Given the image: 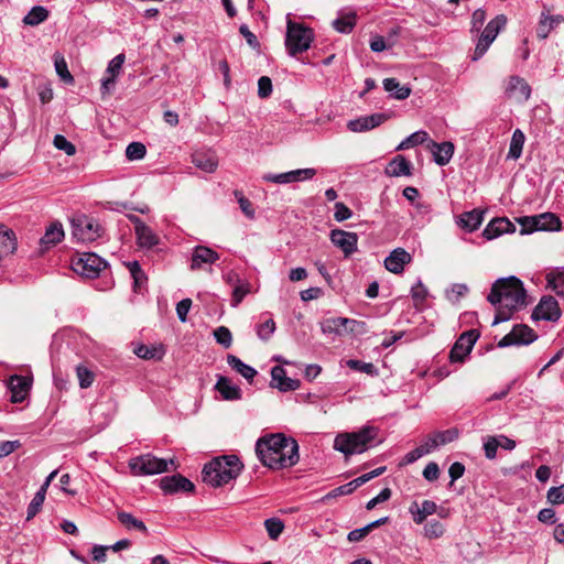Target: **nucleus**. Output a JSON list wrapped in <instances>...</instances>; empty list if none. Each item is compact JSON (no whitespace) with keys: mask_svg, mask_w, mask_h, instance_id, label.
Instances as JSON below:
<instances>
[{"mask_svg":"<svg viewBox=\"0 0 564 564\" xmlns=\"http://www.w3.org/2000/svg\"><path fill=\"white\" fill-rule=\"evenodd\" d=\"M438 446L446 445L458 437V430L449 429L434 433Z\"/></svg>","mask_w":564,"mask_h":564,"instance_id":"nucleus-57","label":"nucleus"},{"mask_svg":"<svg viewBox=\"0 0 564 564\" xmlns=\"http://www.w3.org/2000/svg\"><path fill=\"white\" fill-rule=\"evenodd\" d=\"M361 325L362 323L347 317H329L321 322V329L325 335L344 336L354 333Z\"/></svg>","mask_w":564,"mask_h":564,"instance_id":"nucleus-10","label":"nucleus"},{"mask_svg":"<svg viewBox=\"0 0 564 564\" xmlns=\"http://www.w3.org/2000/svg\"><path fill=\"white\" fill-rule=\"evenodd\" d=\"M214 336L216 341L225 348H229L231 346L232 336L229 328L219 326L214 330Z\"/></svg>","mask_w":564,"mask_h":564,"instance_id":"nucleus-53","label":"nucleus"},{"mask_svg":"<svg viewBox=\"0 0 564 564\" xmlns=\"http://www.w3.org/2000/svg\"><path fill=\"white\" fill-rule=\"evenodd\" d=\"M444 532V525L437 520H431L424 525V535L427 539H438Z\"/></svg>","mask_w":564,"mask_h":564,"instance_id":"nucleus-47","label":"nucleus"},{"mask_svg":"<svg viewBox=\"0 0 564 564\" xmlns=\"http://www.w3.org/2000/svg\"><path fill=\"white\" fill-rule=\"evenodd\" d=\"M234 195L239 204L241 212L245 214V216L248 217L249 219H253L254 218V209L252 207L251 202L247 197H245L243 193L239 189H236L234 192Z\"/></svg>","mask_w":564,"mask_h":564,"instance_id":"nucleus-48","label":"nucleus"},{"mask_svg":"<svg viewBox=\"0 0 564 564\" xmlns=\"http://www.w3.org/2000/svg\"><path fill=\"white\" fill-rule=\"evenodd\" d=\"M119 522L128 530H138L143 533L148 532L147 525L142 520L137 519L133 514L120 511L117 514Z\"/></svg>","mask_w":564,"mask_h":564,"instance_id":"nucleus-38","label":"nucleus"},{"mask_svg":"<svg viewBox=\"0 0 564 564\" xmlns=\"http://www.w3.org/2000/svg\"><path fill=\"white\" fill-rule=\"evenodd\" d=\"M535 339L536 335L531 327L524 324H519L499 340L498 347L503 348L513 345H529Z\"/></svg>","mask_w":564,"mask_h":564,"instance_id":"nucleus-11","label":"nucleus"},{"mask_svg":"<svg viewBox=\"0 0 564 564\" xmlns=\"http://www.w3.org/2000/svg\"><path fill=\"white\" fill-rule=\"evenodd\" d=\"M316 175V170L312 167L299 169L280 174H265L263 180L275 184H289L311 180Z\"/></svg>","mask_w":564,"mask_h":564,"instance_id":"nucleus-14","label":"nucleus"},{"mask_svg":"<svg viewBox=\"0 0 564 564\" xmlns=\"http://www.w3.org/2000/svg\"><path fill=\"white\" fill-rule=\"evenodd\" d=\"M48 18V11L42 7L36 6L33 7L29 13L23 18V22L26 25H37L42 22H44Z\"/></svg>","mask_w":564,"mask_h":564,"instance_id":"nucleus-40","label":"nucleus"},{"mask_svg":"<svg viewBox=\"0 0 564 564\" xmlns=\"http://www.w3.org/2000/svg\"><path fill=\"white\" fill-rule=\"evenodd\" d=\"M145 153V145L141 142H131L126 149V155L130 161L141 160Z\"/></svg>","mask_w":564,"mask_h":564,"instance_id":"nucleus-49","label":"nucleus"},{"mask_svg":"<svg viewBox=\"0 0 564 564\" xmlns=\"http://www.w3.org/2000/svg\"><path fill=\"white\" fill-rule=\"evenodd\" d=\"M412 164L403 155L394 156L387 165L384 173L390 177L411 176Z\"/></svg>","mask_w":564,"mask_h":564,"instance_id":"nucleus-27","label":"nucleus"},{"mask_svg":"<svg viewBox=\"0 0 564 564\" xmlns=\"http://www.w3.org/2000/svg\"><path fill=\"white\" fill-rule=\"evenodd\" d=\"M134 354L142 359H160L162 357V351L156 347H149L147 345H139L134 349Z\"/></svg>","mask_w":564,"mask_h":564,"instance_id":"nucleus-52","label":"nucleus"},{"mask_svg":"<svg viewBox=\"0 0 564 564\" xmlns=\"http://www.w3.org/2000/svg\"><path fill=\"white\" fill-rule=\"evenodd\" d=\"M516 226L508 218H495L488 223L482 231L487 240H492L502 234L514 232Z\"/></svg>","mask_w":564,"mask_h":564,"instance_id":"nucleus-25","label":"nucleus"},{"mask_svg":"<svg viewBox=\"0 0 564 564\" xmlns=\"http://www.w3.org/2000/svg\"><path fill=\"white\" fill-rule=\"evenodd\" d=\"M192 163L206 173H213L218 166L217 158L210 152H195L192 154Z\"/></svg>","mask_w":564,"mask_h":564,"instance_id":"nucleus-30","label":"nucleus"},{"mask_svg":"<svg viewBox=\"0 0 564 564\" xmlns=\"http://www.w3.org/2000/svg\"><path fill=\"white\" fill-rule=\"evenodd\" d=\"M429 139L427 132L423 130L415 131L405 138L398 147L397 151L409 149L419 144L424 143Z\"/></svg>","mask_w":564,"mask_h":564,"instance_id":"nucleus-43","label":"nucleus"},{"mask_svg":"<svg viewBox=\"0 0 564 564\" xmlns=\"http://www.w3.org/2000/svg\"><path fill=\"white\" fill-rule=\"evenodd\" d=\"M160 487L165 494L170 495L176 492H192L195 488L189 479L180 474L163 477L160 481Z\"/></svg>","mask_w":564,"mask_h":564,"instance_id":"nucleus-17","label":"nucleus"},{"mask_svg":"<svg viewBox=\"0 0 564 564\" xmlns=\"http://www.w3.org/2000/svg\"><path fill=\"white\" fill-rule=\"evenodd\" d=\"M409 510L413 517V521L416 524H421L429 516L437 511V505L432 500H424L421 506H419L417 502H413Z\"/></svg>","mask_w":564,"mask_h":564,"instance_id":"nucleus-29","label":"nucleus"},{"mask_svg":"<svg viewBox=\"0 0 564 564\" xmlns=\"http://www.w3.org/2000/svg\"><path fill=\"white\" fill-rule=\"evenodd\" d=\"M124 58V54H118L117 56H115L108 64L107 74L116 78L122 68Z\"/></svg>","mask_w":564,"mask_h":564,"instance_id":"nucleus-63","label":"nucleus"},{"mask_svg":"<svg viewBox=\"0 0 564 564\" xmlns=\"http://www.w3.org/2000/svg\"><path fill=\"white\" fill-rule=\"evenodd\" d=\"M243 468L236 455H225L213 458L202 471L204 482L220 487L236 479Z\"/></svg>","mask_w":564,"mask_h":564,"instance_id":"nucleus-3","label":"nucleus"},{"mask_svg":"<svg viewBox=\"0 0 564 564\" xmlns=\"http://www.w3.org/2000/svg\"><path fill=\"white\" fill-rule=\"evenodd\" d=\"M72 235L80 242H93L102 235L99 223L86 215H77L72 219Z\"/></svg>","mask_w":564,"mask_h":564,"instance_id":"nucleus-7","label":"nucleus"},{"mask_svg":"<svg viewBox=\"0 0 564 564\" xmlns=\"http://www.w3.org/2000/svg\"><path fill=\"white\" fill-rule=\"evenodd\" d=\"M313 41V31L289 21L286 30L285 45L291 56L305 52L310 48Z\"/></svg>","mask_w":564,"mask_h":564,"instance_id":"nucleus-6","label":"nucleus"},{"mask_svg":"<svg viewBox=\"0 0 564 564\" xmlns=\"http://www.w3.org/2000/svg\"><path fill=\"white\" fill-rule=\"evenodd\" d=\"M547 281L553 291L558 296L564 297V272L555 273L552 278H549Z\"/></svg>","mask_w":564,"mask_h":564,"instance_id":"nucleus-62","label":"nucleus"},{"mask_svg":"<svg viewBox=\"0 0 564 564\" xmlns=\"http://www.w3.org/2000/svg\"><path fill=\"white\" fill-rule=\"evenodd\" d=\"M386 470V467H378L373 470H371L370 473H367V474H364L357 478H355L354 480L345 484V485H341L333 490H330L325 497L324 499H332V498H337V497H340V496H346V495H350L352 494L358 487H360L361 485L366 484L367 481L371 480L372 478L375 477H378L380 476L381 474H383Z\"/></svg>","mask_w":564,"mask_h":564,"instance_id":"nucleus-13","label":"nucleus"},{"mask_svg":"<svg viewBox=\"0 0 564 564\" xmlns=\"http://www.w3.org/2000/svg\"><path fill=\"white\" fill-rule=\"evenodd\" d=\"M378 430L364 426L357 432L338 434L334 440V448L346 456L361 454L373 446Z\"/></svg>","mask_w":564,"mask_h":564,"instance_id":"nucleus-4","label":"nucleus"},{"mask_svg":"<svg viewBox=\"0 0 564 564\" xmlns=\"http://www.w3.org/2000/svg\"><path fill=\"white\" fill-rule=\"evenodd\" d=\"M506 94L510 98H514L519 102L527 101L531 95L529 84L519 76H510L506 87Z\"/></svg>","mask_w":564,"mask_h":564,"instance_id":"nucleus-22","label":"nucleus"},{"mask_svg":"<svg viewBox=\"0 0 564 564\" xmlns=\"http://www.w3.org/2000/svg\"><path fill=\"white\" fill-rule=\"evenodd\" d=\"M506 23L507 18L503 14H499L489 21L477 42L473 56L474 61L479 59L488 51L499 32L506 26Z\"/></svg>","mask_w":564,"mask_h":564,"instance_id":"nucleus-9","label":"nucleus"},{"mask_svg":"<svg viewBox=\"0 0 564 564\" xmlns=\"http://www.w3.org/2000/svg\"><path fill=\"white\" fill-rule=\"evenodd\" d=\"M169 465L176 469L173 459L166 460L151 454L140 455L129 462V467L135 476L161 474L169 470Z\"/></svg>","mask_w":564,"mask_h":564,"instance_id":"nucleus-5","label":"nucleus"},{"mask_svg":"<svg viewBox=\"0 0 564 564\" xmlns=\"http://www.w3.org/2000/svg\"><path fill=\"white\" fill-rule=\"evenodd\" d=\"M564 22V17L561 14L551 15L549 10H543L540 15V20L536 26V36L540 40H545L551 31L556 29L561 23Z\"/></svg>","mask_w":564,"mask_h":564,"instance_id":"nucleus-23","label":"nucleus"},{"mask_svg":"<svg viewBox=\"0 0 564 564\" xmlns=\"http://www.w3.org/2000/svg\"><path fill=\"white\" fill-rule=\"evenodd\" d=\"M347 366L350 369H354V370H357L360 372H365L367 375H371V376L377 375V369H376L375 365L371 362H364L360 360L349 359L347 361Z\"/></svg>","mask_w":564,"mask_h":564,"instance_id":"nucleus-55","label":"nucleus"},{"mask_svg":"<svg viewBox=\"0 0 564 564\" xmlns=\"http://www.w3.org/2000/svg\"><path fill=\"white\" fill-rule=\"evenodd\" d=\"M561 311L557 301L553 296H543L539 304L535 306L532 318L535 321H551L555 322L560 318Z\"/></svg>","mask_w":564,"mask_h":564,"instance_id":"nucleus-15","label":"nucleus"},{"mask_svg":"<svg viewBox=\"0 0 564 564\" xmlns=\"http://www.w3.org/2000/svg\"><path fill=\"white\" fill-rule=\"evenodd\" d=\"M217 391L225 400H239L241 399V390L238 386L234 384L228 378L220 377L215 386Z\"/></svg>","mask_w":564,"mask_h":564,"instance_id":"nucleus-34","label":"nucleus"},{"mask_svg":"<svg viewBox=\"0 0 564 564\" xmlns=\"http://www.w3.org/2000/svg\"><path fill=\"white\" fill-rule=\"evenodd\" d=\"M31 379L13 375L9 378V389L11 391V402L12 403H20L23 402L31 389Z\"/></svg>","mask_w":564,"mask_h":564,"instance_id":"nucleus-19","label":"nucleus"},{"mask_svg":"<svg viewBox=\"0 0 564 564\" xmlns=\"http://www.w3.org/2000/svg\"><path fill=\"white\" fill-rule=\"evenodd\" d=\"M412 260L411 254L403 248L394 249L386 259L384 267L392 273H401L404 265L410 263Z\"/></svg>","mask_w":564,"mask_h":564,"instance_id":"nucleus-24","label":"nucleus"},{"mask_svg":"<svg viewBox=\"0 0 564 564\" xmlns=\"http://www.w3.org/2000/svg\"><path fill=\"white\" fill-rule=\"evenodd\" d=\"M17 249V239L13 230L0 224V259L12 254Z\"/></svg>","mask_w":564,"mask_h":564,"instance_id":"nucleus-33","label":"nucleus"},{"mask_svg":"<svg viewBox=\"0 0 564 564\" xmlns=\"http://www.w3.org/2000/svg\"><path fill=\"white\" fill-rule=\"evenodd\" d=\"M383 88L393 94V97L399 100L408 98L411 94V89L405 86H401L400 82L395 78H386L383 80Z\"/></svg>","mask_w":564,"mask_h":564,"instance_id":"nucleus-36","label":"nucleus"},{"mask_svg":"<svg viewBox=\"0 0 564 564\" xmlns=\"http://www.w3.org/2000/svg\"><path fill=\"white\" fill-rule=\"evenodd\" d=\"M479 334L476 329H470L463 333L449 352V359L452 362H462L467 355L471 351Z\"/></svg>","mask_w":564,"mask_h":564,"instance_id":"nucleus-12","label":"nucleus"},{"mask_svg":"<svg viewBox=\"0 0 564 564\" xmlns=\"http://www.w3.org/2000/svg\"><path fill=\"white\" fill-rule=\"evenodd\" d=\"M127 267L129 268L131 278L133 279V289L138 292L144 286L147 276L138 261L128 262Z\"/></svg>","mask_w":564,"mask_h":564,"instance_id":"nucleus-41","label":"nucleus"},{"mask_svg":"<svg viewBox=\"0 0 564 564\" xmlns=\"http://www.w3.org/2000/svg\"><path fill=\"white\" fill-rule=\"evenodd\" d=\"M519 224L521 225V235L531 234L533 231L538 230V223H536V216H524L518 219Z\"/></svg>","mask_w":564,"mask_h":564,"instance_id":"nucleus-58","label":"nucleus"},{"mask_svg":"<svg viewBox=\"0 0 564 564\" xmlns=\"http://www.w3.org/2000/svg\"><path fill=\"white\" fill-rule=\"evenodd\" d=\"M64 238V229L61 223H52L45 230L44 236L40 239L41 250L45 251L56 246Z\"/></svg>","mask_w":564,"mask_h":564,"instance_id":"nucleus-28","label":"nucleus"},{"mask_svg":"<svg viewBox=\"0 0 564 564\" xmlns=\"http://www.w3.org/2000/svg\"><path fill=\"white\" fill-rule=\"evenodd\" d=\"M329 239L334 246L344 252L345 257H349L357 251L358 236L356 232L333 229Z\"/></svg>","mask_w":564,"mask_h":564,"instance_id":"nucleus-16","label":"nucleus"},{"mask_svg":"<svg viewBox=\"0 0 564 564\" xmlns=\"http://www.w3.org/2000/svg\"><path fill=\"white\" fill-rule=\"evenodd\" d=\"M76 373L82 389H87L93 384L95 377L89 369L84 366H78L76 368Z\"/></svg>","mask_w":564,"mask_h":564,"instance_id":"nucleus-51","label":"nucleus"},{"mask_svg":"<svg viewBox=\"0 0 564 564\" xmlns=\"http://www.w3.org/2000/svg\"><path fill=\"white\" fill-rule=\"evenodd\" d=\"M431 145L434 161L436 164L441 166L446 165L453 158L454 144L452 142L446 141L442 143H436L432 141Z\"/></svg>","mask_w":564,"mask_h":564,"instance_id":"nucleus-31","label":"nucleus"},{"mask_svg":"<svg viewBox=\"0 0 564 564\" xmlns=\"http://www.w3.org/2000/svg\"><path fill=\"white\" fill-rule=\"evenodd\" d=\"M264 527L270 539L276 540L284 529V523L279 518H270L264 521Z\"/></svg>","mask_w":564,"mask_h":564,"instance_id":"nucleus-46","label":"nucleus"},{"mask_svg":"<svg viewBox=\"0 0 564 564\" xmlns=\"http://www.w3.org/2000/svg\"><path fill=\"white\" fill-rule=\"evenodd\" d=\"M546 498L552 505L564 503V484L558 487H551L547 490Z\"/></svg>","mask_w":564,"mask_h":564,"instance_id":"nucleus-59","label":"nucleus"},{"mask_svg":"<svg viewBox=\"0 0 564 564\" xmlns=\"http://www.w3.org/2000/svg\"><path fill=\"white\" fill-rule=\"evenodd\" d=\"M256 454L264 466L283 469L299 462V445L294 438L282 433L268 434L257 441Z\"/></svg>","mask_w":564,"mask_h":564,"instance_id":"nucleus-1","label":"nucleus"},{"mask_svg":"<svg viewBox=\"0 0 564 564\" xmlns=\"http://www.w3.org/2000/svg\"><path fill=\"white\" fill-rule=\"evenodd\" d=\"M356 24V14L348 13L344 14L333 21V26L340 33H349Z\"/></svg>","mask_w":564,"mask_h":564,"instance_id":"nucleus-42","label":"nucleus"},{"mask_svg":"<svg viewBox=\"0 0 564 564\" xmlns=\"http://www.w3.org/2000/svg\"><path fill=\"white\" fill-rule=\"evenodd\" d=\"M219 260V254L206 246H196L191 257V270H200L204 264H213Z\"/></svg>","mask_w":564,"mask_h":564,"instance_id":"nucleus-20","label":"nucleus"},{"mask_svg":"<svg viewBox=\"0 0 564 564\" xmlns=\"http://www.w3.org/2000/svg\"><path fill=\"white\" fill-rule=\"evenodd\" d=\"M250 288L248 282L237 279V284H235L232 291V306H237L241 303L243 297L250 293Z\"/></svg>","mask_w":564,"mask_h":564,"instance_id":"nucleus-44","label":"nucleus"},{"mask_svg":"<svg viewBox=\"0 0 564 564\" xmlns=\"http://www.w3.org/2000/svg\"><path fill=\"white\" fill-rule=\"evenodd\" d=\"M388 119L386 113H372L370 116L359 117L354 120H349L347 128L352 132H365L379 127Z\"/></svg>","mask_w":564,"mask_h":564,"instance_id":"nucleus-21","label":"nucleus"},{"mask_svg":"<svg viewBox=\"0 0 564 564\" xmlns=\"http://www.w3.org/2000/svg\"><path fill=\"white\" fill-rule=\"evenodd\" d=\"M271 377L274 382L273 387L280 391H294L300 388V381L286 377L285 370L281 366H274L271 369Z\"/></svg>","mask_w":564,"mask_h":564,"instance_id":"nucleus-26","label":"nucleus"},{"mask_svg":"<svg viewBox=\"0 0 564 564\" xmlns=\"http://www.w3.org/2000/svg\"><path fill=\"white\" fill-rule=\"evenodd\" d=\"M45 496L46 495L43 494L42 491H40V490L36 491V494L34 495L33 499L31 500V502L28 507L26 520L33 519L40 512V510L42 509V506L44 503Z\"/></svg>","mask_w":564,"mask_h":564,"instance_id":"nucleus-45","label":"nucleus"},{"mask_svg":"<svg viewBox=\"0 0 564 564\" xmlns=\"http://www.w3.org/2000/svg\"><path fill=\"white\" fill-rule=\"evenodd\" d=\"M53 144L56 149L64 151L67 155H74L76 153L75 145L62 134H56L54 137Z\"/></svg>","mask_w":564,"mask_h":564,"instance_id":"nucleus-54","label":"nucleus"},{"mask_svg":"<svg viewBox=\"0 0 564 564\" xmlns=\"http://www.w3.org/2000/svg\"><path fill=\"white\" fill-rule=\"evenodd\" d=\"M275 332V323L272 318H268L257 326V335L261 340H268Z\"/></svg>","mask_w":564,"mask_h":564,"instance_id":"nucleus-50","label":"nucleus"},{"mask_svg":"<svg viewBox=\"0 0 564 564\" xmlns=\"http://www.w3.org/2000/svg\"><path fill=\"white\" fill-rule=\"evenodd\" d=\"M536 216L538 230H558L561 227V220L552 213H543Z\"/></svg>","mask_w":564,"mask_h":564,"instance_id":"nucleus-39","label":"nucleus"},{"mask_svg":"<svg viewBox=\"0 0 564 564\" xmlns=\"http://www.w3.org/2000/svg\"><path fill=\"white\" fill-rule=\"evenodd\" d=\"M129 219L134 224L138 245L142 248H152L159 243V237L138 216L130 215Z\"/></svg>","mask_w":564,"mask_h":564,"instance_id":"nucleus-18","label":"nucleus"},{"mask_svg":"<svg viewBox=\"0 0 564 564\" xmlns=\"http://www.w3.org/2000/svg\"><path fill=\"white\" fill-rule=\"evenodd\" d=\"M227 362L234 370H236L238 373H240L248 381H251L254 378V376L257 375V370L254 368L245 364L243 361H241L238 357H236L234 355L227 356Z\"/></svg>","mask_w":564,"mask_h":564,"instance_id":"nucleus-35","label":"nucleus"},{"mask_svg":"<svg viewBox=\"0 0 564 564\" xmlns=\"http://www.w3.org/2000/svg\"><path fill=\"white\" fill-rule=\"evenodd\" d=\"M272 93V82L268 76H261L258 80V96L267 98Z\"/></svg>","mask_w":564,"mask_h":564,"instance_id":"nucleus-64","label":"nucleus"},{"mask_svg":"<svg viewBox=\"0 0 564 564\" xmlns=\"http://www.w3.org/2000/svg\"><path fill=\"white\" fill-rule=\"evenodd\" d=\"M411 296L414 300L415 304L419 305L423 303L427 296V290L423 285L421 280H417L415 285L411 289Z\"/></svg>","mask_w":564,"mask_h":564,"instance_id":"nucleus-61","label":"nucleus"},{"mask_svg":"<svg viewBox=\"0 0 564 564\" xmlns=\"http://www.w3.org/2000/svg\"><path fill=\"white\" fill-rule=\"evenodd\" d=\"M484 220V212L479 209H473L470 212L463 213L457 224L469 232H473L479 228Z\"/></svg>","mask_w":564,"mask_h":564,"instance_id":"nucleus-32","label":"nucleus"},{"mask_svg":"<svg viewBox=\"0 0 564 564\" xmlns=\"http://www.w3.org/2000/svg\"><path fill=\"white\" fill-rule=\"evenodd\" d=\"M106 267L107 262L94 252H84L72 261L74 272L89 279L97 278Z\"/></svg>","mask_w":564,"mask_h":564,"instance_id":"nucleus-8","label":"nucleus"},{"mask_svg":"<svg viewBox=\"0 0 564 564\" xmlns=\"http://www.w3.org/2000/svg\"><path fill=\"white\" fill-rule=\"evenodd\" d=\"M525 135L520 129H516L512 133L508 159L518 160L522 154Z\"/></svg>","mask_w":564,"mask_h":564,"instance_id":"nucleus-37","label":"nucleus"},{"mask_svg":"<svg viewBox=\"0 0 564 564\" xmlns=\"http://www.w3.org/2000/svg\"><path fill=\"white\" fill-rule=\"evenodd\" d=\"M55 69L58 76L65 82V83H73L74 77L69 73L67 68V64L63 57L55 58Z\"/></svg>","mask_w":564,"mask_h":564,"instance_id":"nucleus-60","label":"nucleus"},{"mask_svg":"<svg viewBox=\"0 0 564 564\" xmlns=\"http://www.w3.org/2000/svg\"><path fill=\"white\" fill-rule=\"evenodd\" d=\"M499 443L496 436H487L484 438V452L487 459H495Z\"/></svg>","mask_w":564,"mask_h":564,"instance_id":"nucleus-56","label":"nucleus"},{"mask_svg":"<svg viewBox=\"0 0 564 564\" xmlns=\"http://www.w3.org/2000/svg\"><path fill=\"white\" fill-rule=\"evenodd\" d=\"M523 283L514 275L498 279L491 286L487 300L497 307L494 325L507 322L514 311L525 305Z\"/></svg>","mask_w":564,"mask_h":564,"instance_id":"nucleus-2","label":"nucleus"}]
</instances>
